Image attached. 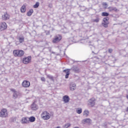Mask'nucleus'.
Returning a JSON list of instances; mask_svg holds the SVG:
<instances>
[{
  "instance_id": "obj_26",
  "label": "nucleus",
  "mask_w": 128,
  "mask_h": 128,
  "mask_svg": "<svg viewBox=\"0 0 128 128\" xmlns=\"http://www.w3.org/2000/svg\"><path fill=\"white\" fill-rule=\"evenodd\" d=\"M108 20H110L108 17H105L103 18V22H108Z\"/></svg>"
},
{
  "instance_id": "obj_5",
  "label": "nucleus",
  "mask_w": 128,
  "mask_h": 128,
  "mask_svg": "<svg viewBox=\"0 0 128 128\" xmlns=\"http://www.w3.org/2000/svg\"><path fill=\"white\" fill-rule=\"evenodd\" d=\"M11 92H13L12 98L14 100H16V98H18V96H20V92L16 90L15 89H10Z\"/></svg>"
},
{
  "instance_id": "obj_9",
  "label": "nucleus",
  "mask_w": 128,
  "mask_h": 128,
  "mask_svg": "<svg viewBox=\"0 0 128 128\" xmlns=\"http://www.w3.org/2000/svg\"><path fill=\"white\" fill-rule=\"evenodd\" d=\"M88 104L90 106H94L96 104L94 98H92L88 101Z\"/></svg>"
},
{
  "instance_id": "obj_8",
  "label": "nucleus",
  "mask_w": 128,
  "mask_h": 128,
  "mask_svg": "<svg viewBox=\"0 0 128 128\" xmlns=\"http://www.w3.org/2000/svg\"><path fill=\"white\" fill-rule=\"evenodd\" d=\"M82 124H92V120L89 118H85L82 120Z\"/></svg>"
},
{
  "instance_id": "obj_21",
  "label": "nucleus",
  "mask_w": 128,
  "mask_h": 128,
  "mask_svg": "<svg viewBox=\"0 0 128 128\" xmlns=\"http://www.w3.org/2000/svg\"><path fill=\"white\" fill-rule=\"evenodd\" d=\"M108 10L110 12H117L118 9L116 7H109Z\"/></svg>"
},
{
  "instance_id": "obj_34",
  "label": "nucleus",
  "mask_w": 128,
  "mask_h": 128,
  "mask_svg": "<svg viewBox=\"0 0 128 128\" xmlns=\"http://www.w3.org/2000/svg\"><path fill=\"white\" fill-rule=\"evenodd\" d=\"M74 72H78V69H74Z\"/></svg>"
},
{
  "instance_id": "obj_6",
  "label": "nucleus",
  "mask_w": 128,
  "mask_h": 128,
  "mask_svg": "<svg viewBox=\"0 0 128 128\" xmlns=\"http://www.w3.org/2000/svg\"><path fill=\"white\" fill-rule=\"evenodd\" d=\"M32 60V56H28V57H25L23 58L22 62L25 64H30Z\"/></svg>"
},
{
  "instance_id": "obj_2",
  "label": "nucleus",
  "mask_w": 128,
  "mask_h": 128,
  "mask_svg": "<svg viewBox=\"0 0 128 128\" xmlns=\"http://www.w3.org/2000/svg\"><path fill=\"white\" fill-rule=\"evenodd\" d=\"M62 35L58 34L56 36H54V38L52 40V42L53 44H58V42H60V40H62Z\"/></svg>"
},
{
  "instance_id": "obj_14",
  "label": "nucleus",
  "mask_w": 128,
  "mask_h": 128,
  "mask_svg": "<svg viewBox=\"0 0 128 128\" xmlns=\"http://www.w3.org/2000/svg\"><path fill=\"white\" fill-rule=\"evenodd\" d=\"M31 108L32 110H36L38 108V106L36 104H34V102L31 105Z\"/></svg>"
},
{
  "instance_id": "obj_10",
  "label": "nucleus",
  "mask_w": 128,
  "mask_h": 128,
  "mask_svg": "<svg viewBox=\"0 0 128 128\" xmlns=\"http://www.w3.org/2000/svg\"><path fill=\"white\" fill-rule=\"evenodd\" d=\"M22 84L23 88H29V86H30V82L28 80H24L22 82Z\"/></svg>"
},
{
  "instance_id": "obj_7",
  "label": "nucleus",
  "mask_w": 128,
  "mask_h": 128,
  "mask_svg": "<svg viewBox=\"0 0 128 128\" xmlns=\"http://www.w3.org/2000/svg\"><path fill=\"white\" fill-rule=\"evenodd\" d=\"M6 28H8V25L5 22H2L0 23V32H2V30H5Z\"/></svg>"
},
{
  "instance_id": "obj_30",
  "label": "nucleus",
  "mask_w": 128,
  "mask_h": 128,
  "mask_svg": "<svg viewBox=\"0 0 128 128\" xmlns=\"http://www.w3.org/2000/svg\"><path fill=\"white\" fill-rule=\"evenodd\" d=\"M93 22H100V18H98L96 17V19L93 20Z\"/></svg>"
},
{
  "instance_id": "obj_28",
  "label": "nucleus",
  "mask_w": 128,
  "mask_h": 128,
  "mask_svg": "<svg viewBox=\"0 0 128 128\" xmlns=\"http://www.w3.org/2000/svg\"><path fill=\"white\" fill-rule=\"evenodd\" d=\"M90 112H88V110H85L84 112V116H88Z\"/></svg>"
},
{
  "instance_id": "obj_23",
  "label": "nucleus",
  "mask_w": 128,
  "mask_h": 128,
  "mask_svg": "<svg viewBox=\"0 0 128 128\" xmlns=\"http://www.w3.org/2000/svg\"><path fill=\"white\" fill-rule=\"evenodd\" d=\"M102 16H110V14L106 12H102Z\"/></svg>"
},
{
  "instance_id": "obj_4",
  "label": "nucleus",
  "mask_w": 128,
  "mask_h": 128,
  "mask_svg": "<svg viewBox=\"0 0 128 128\" xmlns=\"http://www.w3.org/2000/svg\"><path fill=\"white\" fill-rule=\"evenodd\" d=\"M41 116H42L43 120H50V114L46 111L44 112Z\"/></svg>"
},
{
  "instance_id": "obj_32",
  "label": "nucleus",
  "mask_w": 128,
  "mask_h": 128,
  "mask_svg": "<svg viewBox=\"0 0 128 128\" xmlns=\"http://www.w3.org/2000/svg\"><path fill=\"white\" fill-rule=\"evenodd\" d=\"M108 52H110V54H112V48H109L108 50Z\"/></svg>"
},
{
  "instance_id": "obj_13",
  "label": "nucleus",
  "mask_w": 128,
  "mask_h": 128,
  "mask_svg": "<svg viewBox=\"0 0 128 128\" xmlns=\"http://www.w3.org/2000/svg\"><path fill=\"white\" fill-rule=\"evenodd\" d=\"M63 72H65V74H66L65 76V78H68V76H70V70L68 69L64 70H63Z\"/></svg>"
},
{
  "instance_id": "obj_35",
  "label": "nucleus",
  "mask_w": 128,
  "mask_h": 128,
  "mask_svg": "<svg viewBox=\"0 0 128 128\" xmlns=\"http://www.w3.org/2000/svg\"><path fill=\"white\" fill-rule=\"evenodd\" d=\"M102 4L103 6H108V4L106 2H104Z\"/></svg>"
},
{
  "instance_id": "obj_36",
  "label": "nucleus",
  "mask_w": 128,
  "mask_h": 128,
  "mask_svg": "<svg viewBox=\"0 0 128 128\" xmlns=\"http://www.w3.org/2000/svg\"><path fill=\"white\" fill-rule=\"evenodd\" d=\"M48 6H50V8H52V5L50 4L48 5Z\"/></svg>"
},
{
  "instance_id": "obj_37",
  "label": "nucleus",
  "mask_w": 128,
  "mask_h": 128,
  "mask_svg": "<svg viewBox=\"0 0 128 128\" xmlns=\"http://www.w3.org/2000/svg\"><path fill=\"white\" fill-rule=\"evenodd\" d=\"M128 64V62H126L124 64Z\"/></svg>"
},
{
  "instance_id": "obj_27",
  "label": "nucleus",
  "mask_w": 128,
  "mask_h": 128,
  "mask_svg": "<svg viewBox=\"0 0 128 128\" xmlns=\"http://www.w3.org/2000/svg\"><path fill=\"white\" fill-rule=\"evenodd\" d=\"M40 6V2H36L34 5V8H38Z\"/></svg>"
},
{
  "instance_id": "obj_22",
  "label": "nucleus",
  "mask_w": 128,
  "mask_h": 128,
  "mask_svg": "<svg viewBox=\"0 0 128 128\" xmlns=\"http://www.w3.org/2000/svg\"><path fill=\"white\" fill-rule=\"evenodd\" d=\"M34 13V10L30 9L29 11L27 12L26 14L28 16H30L32 14Z\"/></svg>"
},
{
  "instance_id": "obj_38",
  "label": "nucleus",
  "mask_w": 128,
  "mask_h": 128,
  "mask_svg": "<svg viewBox=\"0 0 128 128\" xmlns=\"http://www.w3.org/2000/svg\"><path fill=\"white\" fill-rule=\"evenodd\" d=\"M126 98L128 100V95L126 96Z\"/></svg>"
},
{
  "instance_id": "obj_15",
  "label": "nucleus",
  "mask_w": 128,
  "mask_h": 128,
  "mask_svg": "<svg viewBox=\"0 0 128 128\" xmlns=\"http://www.w3.org/2000/svg\"><path fill=\"white\" fill-rule=\"evenodd\" d=\"M70 90H72V91L74 90L76 88V84L71 83L70 84Z\"/></svg>"
},
{
  "instance_id": "obj_19",
  "label": "nucleus",
  "mask_w": 128,
  "mask_h": 128,
  "mask_svg": "<svg viewBox=\"0 0 128 128\" xmlns=\"http://www.w3.org/2000/svg\"><path fill=\"white\" fill-rule=\"evenodd\" d=\"M28 120L30 122H36V117L32 116L30 118H29Z\"/></svg>"
},
{
  "instance_id": "obj_17",
  "label": "nucleus",
  "mask_w": 128,
  "mask_h": 128,
  "mask_svg": "<svg viewBox=\"0 0 128 128\" xmlns=\"http://www.w3.org/2000/svg\"><path fill=\"white\" fill-rule=\"evenodd\" d=\"M10 122H16V117H12L9 119Z\"/></svg>"
},
{
  "instance_id": "obj_39",
  "label": "nucleus",
  "mask_w": 128,
  "mask_h": 128,
  "mask_svg": "<svg viewBox=\"0 0 128 128\" xmlns=\"http://www.w3.org/2000/svg\"><path fill=\"white\" fill-rule=\"evenodd\" d=\"M51 50H52L51 48L49 49L50 52Z\"/></svg>"
},
{
  "instance_id": "obj_24",
  "label": "nucleus",
  "mask_w": 128,
  "mask_h": 128,
  "mask_svg": "<svg viewBox=\"0 0 128 128\" xmlns=\"http://www.w3.org/2000/svg\"><path fill=\"white\" fill-rule=\"evenodd\" d=\"M76 112L77 114H82V108H78L76 110Z\"/></svg>"
},
{
  "instance_id": "obj_18",
  "label": "nucleus",
  "mask_w": 128,
  "mask_h": 128,
  "mask_svg": "<svg viewBox=\"0 0 128 128\" xmlns=\"http://www.w3.org/2000/svg\"><path fill=\"white\" fill-rule=\"evenodd\" d=\"M18 41L20 44H22L24 42V36H20L18 38Z\"/></svg>"
},
{
  "instance_id": "obj_11",
  "label": "nucleus",
  "mask_w": 128,
  "mask_h": 128,
  "mask_svg": "<svg viewBox=\"0 0 128 128\" xmlns=\"http://www.w3.org/2000/svg\"><path fill=\"white\" fill-rule=\"evenodd\" d=\"M10 14H8L7 12L4 13V14L2 15V20H10Z\"/></svg>"
},
{
  "instance_id": "obj_12",
  "label": "nucleus",
  "mask_w": 128,
  "mask_h": 128,
  "mask_svg": "<svg viewBox=\"0 0 128 128\" xmlns=\"http://www.w3.org/2000/svg\"><path fill=\"white\" fill-rule=\"evenodd\" d=\"M62 100L65 104H68L70 102V97L68 95H65L63 96Z\"/></svg>"
},
{
  "instance_id": "obj_3",
  "label": "nucleus",
  "mask_w": 128,
  "mask_h": 128,
  "mask_svg": "<svg viewBox=\"0 0 128 128\" xmlns=\"http://www.w3.org/2000/svg\"><path fill=\"white\" fill-rule=\"evenodd\" d=\"M8 111L6 109H2L1 112H0V118H8Z\"/></svg>"
},
{
  "instance_id": "obj_1",
  "label": "nucleus",
  "mask_w": 128,
  "mask_h": 128,
  "mask_svg": "<svg viewBox=\"0 0 128 128\" xmlns=\"http://www.w3.org/2000/svg\"><path fill=\"white\" fill-rule=\"evenodd\" d=\"M13 54H14V56H18V58H20L24 54V52L22 50H14L13 51Z\"/></svg>"
},
{
  "instance_id": "obj_33",
  "label": "nucleus",
  "mask_w": 128,
  "mask_h": 128,
  "mask_svg": "<svg viewBox=\"0 0 128 128\" xmlns=\"http://www.w3.org/2000/svg\"><path fill=\"white\" fill-rule=\"evenodd\" d=\"M41 80L42 82H46V78H44L42 77L41 78Z\"/></svg>"
},
{
  "instance_id": "obj_20",
  "label": "nucleus",
  "mask_w": 128,
  "mask_h": 128,
  "mask_svg": "<svg viewBox=\"0 0 128 128\" xmlns=\"http://www.w3.org/2000/svg\"><path fill=\"white\" fill-rule=\"evenodd\" d=\"M26 6L24 5L20 8V12H22V14H24V12H26Z\"/></svg>"
},
{
  "instance_id": "obj_25",
  "label": "nucleus",
  "mask_w": 128,
  "mask_h": 128,
  "mask_svg": "<svg viewBox=\"0 0 128 128\" xmlns=\"http://www.w3.org/2000/svg\"><path fill=\"white\" fill-rule=\"evenodd\" d=\"M108 22H104L102 23V26H104V28H108Z\"/></svg>"
},
{
  "instance_id": "obj_16",
  "label": "nucleus",
  "mask_w": 128,
  "mask_h": 128,
  "mask_svg": "<svg viewBox=\"0 0 128 128\" xmlns=\"http://www.w3.org/2000/svg\"><path fill=\"white\" fill-rule=\"evenodd\" d=\"M22 124H28V118H22L21 120Z\"/></svg>"
},
{
  "instance_id": "obj_31",
  "label": "nucleus",
  "mask_w": 128,
  "mask_h": 128,
  "mask_svg": "<svg viewBox=\"0 0 128 128\" xmlns=\"http://www.w3.org/2000/svg\"><path fill=\"white\" fill-rule=\"evenodd\" d=\"M70 123L66 124L64 125V128H70Z\"/></svg>"
},
{
  "instance_id": "obj_29",
  "label": "nucleus",
  "mask_w": 128,
  "mask_h": 128,
  "mask_svg": "<svg viewBox=\"0 0 128 128\" xmlns=\"http://www.w3.org/2000/svg\"><path fill=\"white\" fill-rule=\"evenodd\" d=\"M47 78H50V80H52V82H54V77H52V76L50 75H48Z\"/></svg>"
}]
</instances>
